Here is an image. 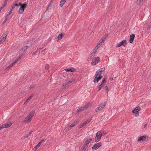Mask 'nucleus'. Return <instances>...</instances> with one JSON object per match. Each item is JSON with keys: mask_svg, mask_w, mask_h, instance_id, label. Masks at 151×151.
<instances>
[{"mask_svg": "<svg viewBox=\"0 0 151 151\" xmlns=\"http://www.w3.org/2000/svg\"><path fill=\"white\" fill-rule=\"evenodd\" d=\"M40 146L38 145H37L36 146H35L34 148L36 150Z\"/></svg>", "mask_w": 151, "mask_h": 151, "instance_id": "obj_45", "label": "nucleus"}, {"mask_svg": "<svg viewBox=\"0 0 151 151\" xmlns=\"http://www.w3.org/2000/svg\"><path fill=\"white\" fill-rule=\"evenodd\" d=\"M18 6H23V4H22L21 3H19V4H18Z\"/></svg>", "mask_w": 151, "mask_h": 151, "instance_id": "obj_46", "label": "nucleus"}, {"mask_svg": "<svg viewBox=\"0 0 151 151\" xmlns=\"http://www.w3.org/2000/svg\"><path fill=\"white\" fill-rule=\"evenodd\" d=\"M147 136L145 135L141 136L138 138L137 141L138 142H139L141 141H145L147 139Z\"/></svg>", "mask_w": 151, "mask_h": 151, "instance_id": "obj_11", "label": "nucleus"}, {"mask_svg": "<svg viewBox=\"0 0 151 151\" xmlns=\"http://www.w3.org/2000/svg\"><path fill=\"white\" fill-rule=\"evenodd\" d=\"M79 120H77L75 121L72 124L69 126V128L70 129L72 127H74L76 125L78 122Z\"/></svg>", "mask_w": 151, "mask_h": 151, "instance_id": "obj_14", "label": "nucleus"}, {"mask_svg": "<svg viewBox=\"0 0 151 151\" xmlns=\"http://www.w3.org/2000/svg\"><path fill=\"white\" fill-rule=\"evenodd\" d=\"M102 78V76H101L99 77L95 76L93 80V82L94 83L98 82Z\"/></svg>", "mask_w": 151, "mask_h": 151, "instance_id": "obj_12", "label": "nucleus"}, {"mask_svg": "<svg viewBox=\"0 0 151 151\" xmlns=\"http://www.w3.org/2000/svg\"><path fill=\"white\" fill-rule=\"evenodd\" d=\"M140 110V108L139 107H137L132 111V112L134 115L137 116L139 115L138 111Z\"/></svg>", "mask_w": 151, "mask_h": 151, "instance_id": "obj_4", "label": "nucleus"}, {"mask_svg": "<svg viewBox=\"0 0 151 151\" xmlns=\"http://www.w3.org/2000/svg\"><path fill=\"white\" fill-rule=\"evenodd\" d=\"M106 82V78L104 77L100 85H99L98 88V91H100L104 86L105 83Z\"/></svg>", "mask_w": 151, "mask_h": 151, "instance_id": "obj_5", "label": "nucleus"}, {"mask_svg": "<svg viewBox=\"0 0 151 151\" xmlns=\"http://www.w3.org/2000/svg\"><path fill=\"white\" fill-rule=\"evenodd\" d=\"M52 4H51L50 3L49 4L48 6L46 9V10H47L48 9H49V8L51 6Z\"/></svg>", "mask_w": 151, "mask_h": 151, "instance_id": "obj_38", "label": "nucleus"}, {"mask_svg": "<svg viewBox=\"0 0 151 151\" xmlns=\"http://www.w3.org/2000/svg\"><path fill=\"white\" fill-rule=\"evenodd\" d=\"M100 58L99 57H95L92 61L91 64L92 65H95L98 63L99 61Z\"/></svg>", "mask_w": 151, "mask_h": 151, "instance_id": "obj_7", "label": "nucleus"}, {"mask_svg": "<svg viewBox=\"0 0 151 151\" xmlns=\"http://www.w3.org/2000/svg\"><path fill=\"white\" fill-rule=\"evenodd\" d=\"M92 104L91 103H88L84 106L85 109H87L91 106Z\"/></svg>", "mask_w": 151, "mask_h": 151, "instance_id": "obj_24", "label": "nucleus"}, {"mask_svg": "<svg viewBox=\"0 0 151 151\" xmlns=\"http://www.w3.org/2000/svg\"><path fill=\"white\" fill-rule=\"evenodd\" d=\"M106 37H103L102 39H101L99 41V42L102 44V42H103L106 39Z\"/></svg>", "mask_w": 151, "mask_h": 151, "instance_id": "obj_28", "label": "nucleus"}, {"mask_svg": "<svg viewBox=\"0 0 151 151\" xmlns=\"http://www.w3.org/2000/svg\"><path fill=\"white\" fill-rule=\"evenodd\" d=\"M65 1H66V0H65Z\"/></svg>", "mask_w": 151, "mask_h": 151, "instance_id": "obj_61", "label": "nucleus"}, {"mask_svg": "<svg viewBox=\"0 0 151 151\" xmlns=\"http://www.w3.org/2000/svg\"><path fill=\"white\" fill-rule=\"evenodd\" d=\"M32 131H31L30 132H29V133L27 134H26L24 137V138H26V137H28L32 133Z\"/></svg>", "mask_w": 151, "mask_h": 151, "instance_id": "obj_33", "label": "nucleus"}, {"mask_svg": "<svg viewBox=\"0 0 151 151\" xmlns=\"http://www.w3.org/2000/svg\"><path fill=\"white\" fill-rule=\"evenodd\" d=\"M7 35L6 34H3L0 38V40L2 42H4L6 39Z\"/></svg>", "mask_w": 151, "mask_h": 151, "instance_id": "obj_13", "label": "nucleus"}, {"mask_svg": "<svg viewBox=\"0 0 151 151\" xmlns=\"http://www.w3.org/2000/svg\"><path fill=\"white\" fill-rule=\"evenodd\" d=\"M4 124L2 125L0 127V130H1L3 129L4 128Z\"/></svg>", "mask_w": 151, "mask_h": 151, "instance_id": "obj_41", "label": "nucleus"}, {"mask_svg": "<svg viewBox=\"0 0 151 151\" xmlns=\"http://www.w3.org/2000/svg\"><path fill=\"white\" fill-rule=\"evenodd\" d=\"M27 6V4L25 3L23 4V6H21L19 9V13L20 14L23 13L24 9L26 8Z\"/></svg>", "mask_w": 151, "mask_h": 151, "instance_id": "obj_6", "label": "nucleus"}, {"mask_svg": "<svg viewBox=\"0 0 151 151\" xmlns=\"http://www.w3.org/2000/svg\"><path fill=\"white\" fill-rule=\"evenodd\" d=\"M53 1L54 0H51L50 3L52 4Z\"/></svg>", "mask_w": 151, "mask_h": 151, "instance_id": "obj_56", "label": "nucleus"}, {"mask_svg": "<svg viewBox=\"0 0 151 151\" xmlns=\"http://www.w3.org/2000/svg\"><path fill=\"white\" fill-rule=\"evenodd\" d=\"M45 68L46 70H47L49 68V66L48 64H46L45 66Z\"/></svg>", "mask_w": 151, "mask_h": 151, "instance_id": "obj_39", "label": "nucleus"}, {"mask_svg": "<svg viewBox=\"0 0 151 151\" xmlns=\"http://www.w3.org/2000/svg\"><path fill=\"white\" fill-rule=\"evenodd\" d=\"M14 6H18V4H17L16 3H15Z\"/></svg>", "mask_w": 151, "mask_h": 151, "instance_id": "obj_49", "label": "nucleus"}, {"mask_svg": "<svg viewBox=\"0 0 151 151\" xmlns=\"http://www.w3.org/2000/svg\"><path fill=\"white\" fill-rule=\"evenodd\" d=\"M120 42L121 45H122L124 47L126 46L127 44V43L126 41L125 40H123Z\"/></svg>", "mask_w": 151, "mask_h": 151, "instance_id": "obj_19", "label": "nucleus"}, {"mask_svg": "<svg viewBox=\"0 0 151 151\" xmlns=\"http://www.w3.org/2000/svg\"><path fill=\"white\" fill-rule=\"evenodd\" d=\"M11 67L10 66H9L6 68L7 70H9Z\"/></svg>", "mask_w": 151, "mask_h": 151, "instance_id": "obj_50", "label": "nucleus"}, {"mask_svg": "<svg viewBox=\"0 0 151 151\" xmlns=\"http://www.w3.org/2000/svg\"><path fill=\"white\" fill-rule=\"evenodd\" d=\"M105 90L106 91V92L107 93H108V92L109 91V88H108V86H106L105 87Z\"/></svg>", "mask_w": 151, "mask_h": 151, "instance_id": "obj_34", "label": "nucleus"}, {"mask_svg": "<svg viewBox=\"0 0 151 151\" xmlns=\"http://www.w3.org/2000/svg\"><path fill=\"white\" fill-rule=\"evenodd\" d=\"M64 70L66 72H75L76 69L73 68H68L65 69Z\"/></svg>", "mask_w": 151, "mask_h": 151, "instance_id": "obj_10", "label": "nucleus"}, {"mask_svg": "<svg viewBox=\"0 0 151 151\" xmlns=\"http://www.w3.org/2000/svg\"><path fill=\"white\" fill-rule=\"evenodd\" d=\"M14 7H15V6H14H14H12V9H14Z\"/></svg>", "mask_w": 151, "mask_h": 151, "instance_id": "obj_53", "label": "nucleus"}, {"mask_svg": "<svg viewBox=\"0 0 151 151\" xmlns=\"http://www.w3.org/2000/svg\"><path fill=\"white\" fill-rule=\"evenodd\" d=\"M35 86V85H33L30 86L29 87V88L30 89L33 88H34Z\"/></svg>", "mask_w": 151, "mask_h": 151, "instance_id": "obj_40", "label": "nucleus"}, {"mask_svg": "<svg viewBox=\"0 0 151 151\" xmlns=\"http://www.w3.org/2000/svg\"><path fill=\"white\" fill-rule=\"evenodd\" d=\"M20 58V57H19L17 59L14 60L12 63V65H14L15 63H16L19 59Z\"/></svg>", "mask_w": 151, "mask_h": 151, "instance_id": "obj_31", "label": "nucleus"}, {"mask_svg": "<svg viewBox=\"0 0 151 151\" xmlns=\"http://www.w3.org/2000/svg\"><path fill=\"white\" fill-rule=\"evenodd\" d=\"M3 42H2V41L1 40H0V45L2 43H3Z\"/></svg>", "mask_w": 151, "mask_h": 151, "instance_id": "obj_54", "label": "nucleus"}, {"mask_svg": "<svg viewBox=\"0 0 151 151\" xmlns=\"http://www.w3.org/2000/svg\"><path fill=\"white\" fill-rule=\"evenodd\" d=\"M97 52L96 51L95 52V51L94 50H93V52L90 55V57L91 58H93V57L95 55V53H96Z\"/></svg>", "mask_w": 151, "mask_h": 151, "instance_id": "obj_23", "label": "nucleus"}, {"mask_svg": "<svg viewBox=\"0 0 151 151\" xmlns=\"http://www.w3.org/2000/svg\"><path fill=\"white\" fill-rule=\"evenodd\" d=\"M75 79L72 78L69 81L67 82L66 83H63L61 86V88L62 89H63L65 87L68 86L71 83L74 81H75Z\"/></svg>", "mask_w": 151, "mask_h": 151, "instance_id": "obj_3", "label": "nucleus"}, {"mask_svg": "<svg viewBox=\"0 0 151 151\" xmlns=\"http://www.w3.org/2000/svg\"><path fill=\"white\" fill-rule=\"evenodd\" d=\"M88 147V146L85 145H84L82 149V151H85L87 149Z\"/></svg>", "mask_w": 151, "mask_h": 151, "instance_id": "obj_30", "label": "nucleus"}, {"mask_svg": "<svg viewBox=\"0 0 151 151\" xmlns=\"http://www.w3.org/2000/svg\"><path fill=\"white\" fill-rule=\"evenodd\" d=\"M12 9H10L9 14H8V15H9L12 12Z\"/></svg>", "mask_w": 151, "mask_h": 151, "instance_id": "obj_44", "label": "nucleus"}, {"mask_svg": "<svg viewBox=\"0 0 151 151\" xmlns=\"http://www.w3.org/2000/svg\"><path fill=\"white\" fill-rule=\"evenodd\" d=\"M106 108V104H101L98 106L97 108L96 109L95 111L97 112L101 111Z\"/></svg>", "mask_w": 151, "mask_h": 151, "instance_id": "obj_1", "label": "nucleus"}, {"mask_svg": "<svg viewBox=\"0 0 151 151\" xmlns=\"http://www.w3.org/2000/svg\"><path fill=\"white\" fill-rule=\"evenodd\" d=\"M91 120H92L91 119H88L85 122L83 123L84 124V125H85L86 124H87L89 123L90 122Z\"/></svg>", "mask_w": 151, "mask_h": 151, "instance_id": "obj_29", "label": "nucleus"}, {"mask_svg": "<svg viewBox=\"0 0 151 151\" xmlns=\"http://www.w3.org/2000/svg\"><path fill=\"white\" fill-rule=\"evenodd\" d=\"M85 109H85V107L84 106H83L81 107V108H79L78 109H77V110L78 111V112L82 111H83Z\"/></svg>", "mask_w": 151, "mask_h": 151, "instance_id": "obj_25", "label": "nucleus"}, {"mask_svg": "<svg viewBox=\"0 0 151 151\" xmlns=\"http://www.w3.org/2000/svg\"><path fill=\"white\" fill-rule=\"evenodd\" d=\"M92 141L91 139H87L85 142L84 145H86L88 147V144Z\"/></svg>", "mask_w": 151, "mask_h": 151, "instance_id": "obj_20", "label": "nucleus"}, {"mask_svg": "<svg viewBox=\"0 0 151 151\" xmlns=\"http://www.w3.org/2000/svg\"><path fill=\"white\" fill-rule=\"evenodd\" d=\"M147 124H145L144 126V128H146L147 127Z\"/></svg>", "mask_w": 151, "mask_h": 151, "instance_id": "obj_51", "label": "nucleus"}, {"mask_svg": "<svg viewBox=\"0 0 151 151\" xmlns=\"http://www.w3.org/2000/svg\"><path fill=\"white\" fill-rule=\"evenodd\" d=\"M101 45V44L99 42L97 43V45L96 46L94 49V50L95 51V52H97L98 49L99 48Z\"/></svg>", "mask_w": 151, "mask_h": 151, "instance_id": "obj_17", "label": "nucleus"}, {"mask_svg": "<svg viewBox=\"0 0 151 151\" xmlns=\"http://www.w3.org/2000/svg\"><path fill=\"white\" fill-rule=\"evenodd\" d=\"M105 70L104 68H102L99 69L98 70L96 71L95 76H101V73L102 72L104 71Z\"/></svg>", "mask_w": 151, "mask_h": 151, "instance_id": "obj_9", "label": "nucleus"}, {"mask_svg": "<svg viewBox=\"0 0 151 151\" xmlns=\"http://www.w3.org/2000/svg\"><path fill=\"white\" fill-rule=\"evenodd\" d=\"M9 15H8V14L7 15V16L5 18V21H6V20H7L8 17V16Z\"/></svg>", "mask_w": 151, "mask_h": 151, "instance_id": "obj_47", "label": "nucleus"}, {"mask_svg": "<svg viewBox=\"0 0 151 151\" xmlns=\"http://www.w3.org/2000/svg\"><path fill=\"white\" fill-rule=\"evenodd\" d=\"M28 48V46H25L23 47L21 50V52H24Z\"/></svg>", "mask_w": 151, "mask_h": 151, "instance_id": "obj_27", "label": "nucleus"}, {"mask_svg": "<svg viewBox=\"0 0 151 151\" xmlns=\"http://www.w3.org/2000/svg\"><path fill=\"white\" fill-rule=\"evenodd\" d=\"M84 125H84V124L83 123L82 124H81V125H79V128H82Z\"/></svg>", "mask_w": 151, "mask_h": 151, "instance_id": "obj_42", "label": "nucleus"}, {"mask_svg": "<svg viewBox=\"0 0 151 151\" xmlns=\"http://www.w3.org/2000/svg\"><path fill=\"white\" fill-rule=\"evenodd\" d=\"M31 119H32L29 118V117L28 116L25 118V120L23 122H24L29 123L31 122Z\"/></svg>", "mask_w": 151, "mask_h": 151, "instance_id": "obj_16", "label": "nucleus"}, {"mask_svg": "<svg viewBox=\"0 0 151 151\" xmlns=\"http://www.w3.org/2000/svg\"><path fill=\"white\" fill-rule=\"evenodd\" d=\"M101 146V142H99L97 144L94 145L92 147V149L93 151L96 150L98 149Z\"/></svg>", "mask_w": 151, "mask_h": 151, "instance_id": "obj_8", "label": "nucleus"}, {"mask_svg": "<svg viewBox=\"0 0 151 151\" xmlns=\"http://www.w3.org/2000/svg\"><path fill=\"white\" fill-rule=\"evenodd\" d=\"M121 45L120 43V42L118 43H117L116 45V47H120L121 46Z\"/></svg>", "mask_w": 151, "mask_h": 151, "instance_id": "obj_37", "label": "nucleus"}, {"mask_svg": "<svg viewBox=\"0 0 151 151\" xmlns=\"http://www.w3.org/2000/svg\"><path fill=\"white\" fill-rule=\"evenodd\" d=\"M27 102H26V101L24 103V104H25V103H26Z\"/></svg>", "mask_w": 151, "mask_h": 151, "instance_id": "obj_60", "label": "nucleus"}, {"mask_svg": "<svg viewBox=\"0 0 151 151\" xmlns=\"http://www.w3.org/2000/svg\"><path fill=\"white\" fill-rule=\"evenodd\" d=\"M64 35V34H61L59 35L58 37V38L59 40H60Z\"/></svg>", "mask_w": 151, "mask_h": 151, "instance_id": "obj_26", "label": "nucleus"}, {"mask_svg": "<svg viewBox=\"0 0 151 151\" xmlns=\"http://www.w3.org/2000/svg\"><path fill=\"white\" fill-rule=\"evenodd\" d=\"M19 0H16L14 2V3H16Z\"/></svg>", "mask_w": 151, "mask_h": 151, "instance_id": "obj_52", "label": "nucleus"}, {"mask_svg": "<svg viewBox=\"0 0 151 151\" xmlns=\"http://www.w3.org/2000/svg\"><path fill=\"white\" fill-rule=\"evenodd\" d=\"M35 113V110H33L31 112H30L28 116L29 117V118H30L32 119L33 116L34 115Z\"/></svg>", "mask_w": 151, "mask_h": 151, "instance_id": "obj_18", "label": "nucleus"}, {"mask_svg": "<svg viewBox=\"0 0 151 151\" xmlns=\"http://www.w3.org/2000/svg\"><path fill=\"white\" fill-rule=\"evenodd\" d=\"M143 0H137V4H139Z\"/></svg>", "mask_w": 151, "mask_h": 151, "instance_id": "obj_35", "label": "nucleus"}, {"mask_svg": "<svg viewBox=\"0 0 151 151\" xmlns=\"http://www.w3.org/2000/svg\"><path fill=\"white\" fill-rule=\"evenodd\" d=\"M12 125V124L10 123H8L7 124H4V127L5 128H8L9 127Z\"/></svg>", "mask_w": 151, "mask_h": 151, "instance_id": "obj_22", "label": "nucleus"}, {"mask_svg": "<svg viewBox=\"0 0 151 151\" xmlns=\"http://www.w3.org/2000/svg\"><path fill=\"white\" fill-rule=\"evenodd\" d=\"M4 7H1V8H0V9L1 10Z\"/></svg>", "mask_w": 151, "mask_h": 151, "instance_id": "obj_58", "label": "nucleus"}, {"mask_svg": "<svg viewBox=\"0 0 151 151\" xmlns=\"http://www.w3.org/2000/svg\"><path fill=\"white\" fill-rule=\"evenodd\" d=\"M41 142H40L38 143V144H37V145L39 146H40V145H41Z\"/></svg>", "mask_w": 151, "mask_h": 151, "instance_id": "obj_48", "label": "nucleus"}, {"mask_svg": "<svg viewBox=\"0 0 151 151\" xmlns=\"http://www.w3.org/2000/svg\"><path fill=\"white\" fill-rule=\"evenodd\" d=\"M6 6V4H4L3 5V6L4 7H5Z\"/></svg>", "mask_w": 151, "mask_h": 151, "instance_id": "obj_59", "label": "nucleus"}, {"mask_svg": "<svg viewBox=\"0 0 151 151\" xmlns=\"http://www.w3.org/2000/svg\"><path fill=\"white\" fill-rule=\"evenodd\" d=\"M135 36V35L134 34L130 35L129 39V42L130 43H132L133 42Z\"/></svg>", "mask_w": 151, "mask_h": 151, "instance_id": "obj_15", "label": "nucleus"}, {"mask_svg": "<svg viewBox=\"0 0 151 151\" xmlns=\"http://www.w3.org/2000/svg\"><path fill=\"white\" fill-rule=\"evenodd\" d=\"M12 65V63L10 65H9V66L11 67H12L13 65Z\"/></svg>", "mask_w": 151, "mask_h": 151, "instance_id": "obj_55", "label": "nucleus"}, {"mask_svg": "<svg viewBox=\"0 0 151 151\" xmlns=\"http://www.w3.org/2000/svg\"><path fill=\"white\" fill-rule=\"evenodd\" d=\"M66 1H65V0H61L60 4V6L61 7H62Z\"/></svg>", "mask_w": 151, "mask_h": 151, "instance_id": "obj_21", "label": "nucleus"}, {"mask_svg": "<svg viewBox=\"0 0 151 151\" xmlns=\"http://www.w3.org/2000/svg\"><path fill=\"white\" fill-rule=\"evenodd\" d=\"M33 96V95H32L31 96H30L26 100V102H28L32 98Z\"/></svg>", "mask_w": 151, "mask_h": 151, "instance_id": "obj_32", "label": "nucleus"}, {"mask_svg": "<svg viewBox=\"0 0 151 151\" xmlns=\"http://www.w3.org/2000/svg\"><path fill=\"white\" fill-rule=\"evenodd\" d=\"M106 134V132L105 131H104L102 132L101 131V134H102V136L105 135Z\"/></svg>", "mask_w": 151, "mask_h": 151, "instance_id": "obj_36", "label": "nucleus"}, {"mask_svg": "<svg viewBox=\"0 0 151 151\" xmlns=\"http://www.w3.org/2000/svg\"><path fill=\"white\" fill-rule=\"evenodd\" d=\"M102 134H101V131H98L96 134V137L95 138V141L97 142L99 141L101 139Z\"/></svg>", "mask_w": 151, "mask_h": 151, "instance_id": "obj_2", "label": "nucleus"}, {"mask_svg": "<svg viewBox=\"0 0 151 151\" xmlns=\"http://www.w3.org/2000/svg\"><path fill=\"white\" fill-rule=\"evenodd\" d=\"M44 50H43V51H42V52H40L39 53V54H42V52L44 51Z\"/></svg>", "mask_w": 151, "mask_h": 151, "instance_id": "obj_57", "label": "nucleus"}, {"mask_svg": "<svg viewBox=\"0 0 151 151\" xmlns=\"http://www.w3.org/2000/svg\"><path fill=\"white\" fill-rule=\"evenodd\" d=\"M46 139L44 138L40 142H41V143H42L44 142L46 140Z\"/></svg>", "mask_w": 151, "mask_h": 151, "instance_id": "obj_43", "label": "nucleus"}]
</instances>
